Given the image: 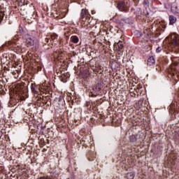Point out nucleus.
<instances>
[{"label": "nucleus", "instance_id": "obj_1", "mask_svg": "<svg viewBox=\"0 0 179 179\" xmlns=\"http://www.w3.org/2000/svg\"><path fill=\"white\" fill-rule=\"evenodd\" d=\"M169 44L174 47L179 52V36L177 34H172L168 37Z\"/></svg>", "mask_w": 179, "mask_h": 179}, {"label": "nucleus", "instance_id": "obj_14", "mask_svg": "<svg viewBox=\"0 0 179 179\" xmlns=\"http://www.w3.org/2000/svg\"><path fill=\"white\" fill-rule=\"evenodd\" d=\"M134 13L135 15H136V16H141V15L142 14V10H141V8H136Z\"/></svg>", "mask_w": 179, "mask_h": 179}, {"label": "nucleus", "instance_id": "obj_5", "mask_svg": "<svg viewBox=\"0 0 179 179\" xmlns=\"http://www.w3.org/2000/svg\"><path fill=\"white\" fill-rule=\"evenodd\" d=\"M178 63H174L171 66H170L169 69H168V72L171 76H174L178 73V67L177 66Z\"/></svg>", "mask_w": 179, "mask_h": 179}, {"label": "nucleus", "instance_id": "obj_6", "mask_svg": "<svg viewBox=\"0 0 179 179\" xmlns=\"http://www.w3.org/2000/svg\"><path fill=\"white\" fill-rule=\"evenodd\" d=\"M169 20L170 26H174L175 23L177 22V17L174 15H169Z\"/></svg>", "mask_w": 179, "mask_h": 179}, {"label": "nucleus", "instance_id": "obj_22", "mask_svg": "<svg viewBox=\"0 0 179 179\" xmlns=\"http://www.w3.org/2000/svg\"><path fill=\"white\" fill-rule=\"evenodd\" d=\"M162 27H163L164 29H166V24L162 25Z\"/></svg>", "mask_w": 179, "mask_h": 179}, {"label": "nucleus", "instance_id": "obj_19", "mask_svg": "<svg viewBox=\"0 0 179 179\" xmlns=\"http://www.w3.org/2000/svg\"><path fill=\"white\" fill-rule=\"evenodd\" d=\"M157 52H162V48L158 47L156 50Z\"/></svg>", "mask_w": 179, "mask_h": 179}, {"label": "nucleus", "instance_id": "obj_7", "mask_svg": "<svg viewBox=\"0 0 179 179\" xmlns=\"http://www.w3.org/2000/svg\"><path fill=\"white\" fill-rule=\"evenodd\" d=\"M155 62H156V60H155V57L153 56H150L148 59V65H149L150 66H152V65H155Z\"/></svg>", "mask_w": 179, "mask_h": 179}, {"label": "nucleus", "instance_id": "obj_23", "mask_svg": "<svg viewBox=\"0 0 179 179\" xmlns=\"http://www.w3.org/2000/svg\"><path fill=\"white\" fill-rule=\"evenodd\" d=\"M0 139H1V136H0Z\"/></svg>", "mask_w": 179, "mask_h": 179}, {"label": "nucleus", "instance_id": "obj_8", "mask_svg": "<svg viewBox=\"0 0 179 179\" xmlns=\"http://www.w3.org/2000/svg\"><path fill=\"white\" fill-rule=\"evenodd\" d=\"M171 10L172 13H173L175 15H176V13H179V9L178 7L177 6V5L173 4L171 8Z\"/></svg>", "mask_w": 179, "mask_h": 179}, {"label": "nucleus", "instance_id": "obj_16", "mask_svg": "<svg viewBox=\"0 0 179 179\" xmlns=\"http://www.w3.org/2000/svg\"><path fill=\"white\" fill-rule=\"evenodd\" d=\"M3 16H5V14L3 13V12L0 11V23L1 22H2V20H3Z\"/></svg>", "mask_w": 179, "mask_h": 179}, {"label": "nucleus", "instance_id": "obj_13", "mask_svg": "<svg viewBox=\"0 0 179 179\" xmlns=\"http://www.w3.org/2000/svg\"><path fill=\"white\" fill-rule=\"evenodd\" d=\"M143 5L145 9L149 8V0H143Z\"/></svg>", "mask_w": 179, "mask_h": 179}, {"label": "nucleus", "instance_id": "obj_20", "mask_svg": "<svg viewBox=\"0 0 179 179\" xmlns=\"http://www.w3.org/2000/svg\"><path fill=\"white\" fill-rule=\"evenodd\" d=\"M92 154V152H88L87 153V157H90V155Z\"/></svg>", "mask_w": 179, "mask_h": 179}, {"label": "nucleus", "instance_id": "obj_2", "mask_svg": "<svg viewBox=\"0 0 179 179\" xmlns=\"http://www.w3.org/2000/svg\"><path fill=\"white\" fill-rule=\"evenodd\" d=\"M90 17L92 15L89 13V10L86 8H83L80 13V20L81 22H87V23H90L92 21L90 20Z\"/></svg>", "mask_w": 179, "mask_h": 179}, {"label": "nucleus", "instance_id": "obj_17", "mask_svg": "<svg viewBox=\"0 0 179 179\" xmlns=\"http://www.w3.org/2000/svg\"><path fill=\"white\" fill-rule=\"evenodd\" d=\"M31 90L32 92H36V85H34V83L31 84Z\"/></svg>", "mask_w": 179, "mask_h": 179}, {"label": "nucleus", "instance_id": "obj_4", "mask_svg": "<svg viewBox=\"0 0 179 179\" xmlns=\"http://www.w3.org/2000/svg\"><path fill=\"white\" fill-rule=\"evenodd\" d=\"M117 8L120 12H129V4L128 2L124 1H120L117 3Z\"/></svg>", "mask_w": 179, "mask_h": 179}, {"label": "nucleus", "instance_id": "obj_3", "mask_svg": "<svg viewBox=\"0 0 179 179\" xmlns=\"http://www.w3.org/2000/svg\"><path fill=\"white\" fill-rule=\"evenodd\" d=\"M23 38L25 41V44L27 47H31L33 45H37L38 41L37 39L32 38L31 36L29 34H25L23 36Z\"/></svg>", "mask_w": 179, "mask_h": 179}, {"label": "nucleus", "instance_id": "obj_18", "mask_svg": "<svg viewBox=\"0 0 179 179\" xmlns=\"http://www.w3.org/2000/svg\"><path fill=\"white\" fill-rule=\"evenodd\" d=\"M136 33H137V37H142V32L137 31Z\"/></svg>", "mask_w": 179, "mask_h": 179}, {"label": "nucleus", "instance_id": "obj_9", "mask_svg": "<svg viewBox=\"0 0 179 179\" xmlns=\"http://www.w3.org/2000/svg\"><path fill=\"white\" fill-rule=\"evenodd\" d=\"M71 41L74 44H78V43H79V37L77 36H72L71 37Z\"/></svg>", "mask_w": 179, "mask_h": 179}, {"label": "nucleus", "instance_id": "obj_11", "mask_svg": "<svg viewBox=\"0 0 179 179\" xmlns=\"http://www.w3.org/2000/svg\"><path fill=\"white\" fill-rule=\"evenodd\" d=\"M134 178H135V174H134V173L132 172L127 173L126 175L127 179H134Z\"/></svg>", "mask_w": 179, "mask_h": 179}, {"label": "nucleus", "instance_id": "obj_12", "mask_svg": "<svg viewBox=\"0 0 179 179\" xmlns=\"http://www.w3.org/2000/svg\"><path fill=\"white\" fill-rule=\"evenodd\" d=\"M129 139H130V142H136V141H138V138L134 134L129 136Z\"/></svg>", "mask_w": 179, "mask_h": 179}, {"label": "nucleus", "instance_id": "obj_21", "mask_svg": "<svg viewBox=\"0 0 179 179\" xmlns=\"http://www.w3.org/2000/svg\"><path fill=\"white\" fill-rule=\"evenodd\" d=\"M118 45H119V48H120V49H122V48L124 47L122 45H121V44H118Z\"/></svg>", "mask_w": 179, "mask_h": 179}, {"label": "nucleus", "instance_id": "obj_15", "mask_svg": "<svg viewBox=\"0 0 179 179\" xmlns=\"http://www.w3.org/2000/svg\"><path fill=\"white\" fill-rule=\"evenodd\" d=\"M101 87H103V84H96L95 85V89L96 90H100V89H101Z\"/></svg>", "mask_w": 179, "mask_h": 179}, {"label": "nucleus", "instance_id": "obj_10", "mask_svg": "<svg viewBox=\"0 0 179 179\" xmlns=\"http://www.w3.org/2000/svg\"><path fill=\"white\" fill-rule=\"evenodd\" d=\"M144 34H145V36H150V34H152V30L150 29V28H144V31H143Z\"/></svg>", "mask_w": 179, "mask_h": 179}]
</instances>
